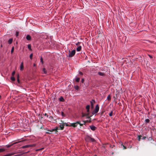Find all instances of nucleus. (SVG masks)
<instances>
[{"label": "nucleus", "instance_id": "1", "mask_svg": "<svg viewBox=\"0 0 156 156\" xmlns=\"http://www.w3.org/2000/svg\"><path fill=\"white\" fill-rule=\"evenodd\" d=\"M85 140L87 142H95L96 140H95L91 137L90 136L87 135L85 137Z\"/></svg>", "mask_w": 156, "mask_h": 156}, {"label": "nucleus", "instance_id": "2", "mask_svg": "<svg viewBox=\"0 0 156 156\" xmlns=\"http://www.w3.org/2000/svg\"><path fill=\"white\" fill-rule=\"evenodd\" d=\"M76 51L75 50H72L71 51L70 50H69V54L68 56L69 57H73L75 54Z\"/></svg>", "mask_w": 156, "mask_h": 156}, {"label": "nucleus", "instance_id": "3", "mask_svg": "<svg viewBox=\"0 0 156 156\" xmlns=\"http://www.w3.org/2000/svg\"><path fill=\"white\" fill-rule=\"evenodd\" d=\"M99 107L98 105H97L94 108V110L92 112L93 115L94 114L97 113L99 110Z\"/></svg>", "mask_w": 156, "mask_h": 156}, {"label": "nucleus", "instance_id": "4", "mask_svg": "<svg viewBox=\"0 0 156 156\" xmlns=\"http://www.w3.org/2000/svg\"><path fill=\"white\" fill-rule=\"evenodd\" d=\"M58 127H55V129H51V130H47L48 131H50V132H53V131H55V133H56L58 132V131L57 130H58Z\"/></svg>", "mask_w": 156, "mask_h": 156}, {"label": "nucleus", "instance_id": "5", "mask_svg": "<svg viewBox=\"0 0 156 156\" xmlns=\"http://www.w3.org/2000/svg\"><path fill=\"white\" fill-rule=\"evenodd\" d=\"M78 123H79L77 121L75 123H73L70 124V126H73L74 127H75L77 126L78 125Z\"/></svg>", "mask_w": 156, "mask_h": 156}, {"label": "nucleus", "instance_id": "6", "mask_svg": "<svg viewBox=\"0 0 156 156\" xmlns=\"http://www.w3.org/2000/svg\"><path fill=\"white\" fill-rule=\"evenodd\" d=\"M90 103L91 108L93 109L94 108V104L95 103V101L94 100L92 99V101H91Z\"/></svg>", "mask_w": 156, "mask_h": 156}, {"label": "nucleus", "instance_id": "7", "mask_svg": "<svg viewBox=\"0 0 156 156\" xmlns=\"http://www.w3.org/2000/svg\"><path fill=\"white\" fill-rule=\"evenodd\" d=\"M87 121H83V123L82 124L80 123V121H77V122H78L79 123H78V124H79L81 126H83V125H85V123L87 122Z\"/></svg>", "mask_w": 156, "mask_h": 156}, {"label": "nucleus", "instance_id": "8", "mask_svg": "<svg viewBox=\"0 0 156 156\" xmlns=\"http://www.w3.org/2000/svg\"><path fill=\"white\" fill-rule=\"evenodd\" d=\"M33 146V145H32V144L27 145H26L23 146L21 148H27L28 147H32Z\"/></svg>", "mask_w": 156, "mask_h": 156}, {"label": "nucleus", "instance_id": "9", "mask_svg": "<svg viewBox=\"0 0 156 156\" xmlns=\"http://www.w3.org/2000/svg\"><path fill=\"white\" fill-rule=\"evenodd\" d=\"M89 127L93 131H94L96 129V127L93 125H91Z\"/></svg>", "mask_w": 156, "mask_h": 156}, {"label": "nucleus", "instance_id": "10", "mask_svg": "<svg viewBox=\"0 0 156 156\" xmlns=\"http://www.w3.org/2000/svg\"><path fill=\"white\" fill-rule=\"evenodd\" d=\"M87 115L88 117H87V118H90V117L89 116V109H87Z\"/></svg>", "mask_w": 156, "mask_h": 156}, {"label": "nucleus", "instance_id": "11", "mask_svg": "<svg viewBox=\"0 0 156 156\" xmlns=\"http://www.w3.org/2000/svg\"><path fill=\"white\" fill-rule=\"evenodd\" d=\"M23 62H22L20 66V70H22L23 69Z\"/></svg>", "mask_w": 156, "mask_h": 156}, {"label": "nucleus", "instance_id": "12", "mask_svg": "<svg viewBox=\"0 0 156 156\" xmlns=\"http://www.w3.org/2000/svg\"><path fill=\"white\" fill-rule=\"evenodd\" d=\"M81 49V46H78L76 48V51H80Z\"/></svg>", "mask_w": 156, "mask_h": 156}, {"label": "nucleus", "instance_id": "13", "mask_svg": "<svg viewBox=\"0 0 156 156\" xmlns=\"http://www.w3.org/2000/svg\"><path fill=\"white\" fill-rule=\"evenodd\" d=\"M64 128V125H62V126L60 125L59 126V128H58V129L63 130Z\"/></svg>", "mask_w": 156, "mask_h": 156}, {"label": "nucleus", "instance_id": "14", "mask_svg": "<svg viewBox=\"0 0 156 156\" xmlns=\"http://www.w3.org/2000/svg\"><path fill=\"white\" fill-rule=\"evenodd\" d=\"M98 75L101 76H105V74L104 73H102L101 72H99L98 73Z\"/></svg>", "mask_w": 156, "mask_h": 156}, {"label": "nucleus", "instance_id": "15", "mask_svg": "<svg viewBox=\"0 0 156 156\" xmlns=\"http://www.w3.org/2000/svg\"><path fill=\"white\" fill-rule=\"evenodd\" d=\"M26 39L28 40H30L31 39V37L30 35H28L26 36Z\"/></svg>", "mask_w": 156, "mask_h": 156}, {"label": "nucleus", "instance_id": "16", "mask_svg": "<svg viewBox=\"0 0 156 156\" xmlns=\"http://www.w3.org/2000/svg\"><path fill=\"white\" fill-rule=\"evenodd\" d=\"M145 122L146 124H147L150 122V120L149 119H146L145 120Z\"/></svg>", "mask_w": 156, "mask_h": 156}, {"label": "nucleus", "instance_id": "17", "mask_svg": "<svg viewBox=\"0 0 156 156\" xmlns=\"http://www.w3.org/2000/svg\"><path fill=\"white\" fill-rule=\"evenodd\" d=\"M12 38L8 40V43L9 44H11L12 43Z\"/></svg>", "mask_w": 156, "mask_h": 156}, {"label": "nucleus", "instance_id": "18", "mask_svg": "<svg viewBox=\"0 0 156 156\" xmlns=\"http://www.w3.org/2000/svg\"><path fill=\"white\" fill-rule=\"evenodd\" d=\"M59 100L60 101H64V99L61 96L59 98Z\"/></svg>", "mask_w": 156, "mask_h": 156}, {"label": "nucleus", "instance_id": "19", "mask_svg": "<svg viewBox=\"0 0 156 156\" xmlns=\"http://www.w3.org/2000/svg\"><path fill=\"white\" fill-rule=\"evenodd\" d=\"M17 81H18V83H20V80H19V74H17Z\"/></svg>", "mask_w": 156, "mask_h": 156}, {"label": "nucleus", "instance_id": "20", "mask_svg": "<svg viewBox=\"0 0 156 156\" xmlns=\"http://www.w3.org/2000/svg\"><path fill=\"white\" fill-rule=\"evenodd\" d=\"M11 79L12 81H14L15 80V78L14 76H12L11 77Z\"/></svg>", "mask_w": 156, "mask_h": 156}, {"label": "nucleus", "instance_id": "21", "mask_svg": "<svg viewBox=\"0 0 156 156\" xmlns=\"http://www.w3.org/2000/svg\"><path fill=\"white\" fill-rule=\"evenodd\" d=\"M80 80V78L79 77H76V81L78 82Z\"/></svg>", "mask_w": 156, "mask_h": 156}, {"label": "nucleus", "instance_id": "22", "mask_svg": "<svg viewBox=\"0 0 156 156\" xmlns=\"http://www.w3.org/2000/svg\"><path fill=\"white\" fill-rule=\"evenodd\" d=\"M43 71L44 74H46L47 73V70L45 68L43 69Z\"/></svg>", "mask_w": 156, "mask_h": 156}, {"label": "nucleus", "instance_id": "23", "mask_svg": "<svg viewBox=\"0 0 156 156\" xmlns=\"http://www.w3.org/2000/svg\"><path fill=\"white\" fill-rule=\"evenodd\" d=\"M27 48H28L30 50H31V45L30 44H29L28 45V46H27Z\"/></svg>", "mask_w": 156, "mask_h": 156}, {"label": "nucleus", "instance_id": "24", "mask_svg": "<svg viewBox=\"0 0 156 156\" xmlns=\"http://www.w3.org/2000/svg\"><path fill=\"white\" fill-rule=\"evenodd\" d=\"M107 99L108 100V101H110L111 100V96H110V95H109L107 97Z\"/></svg>", "mask_w": 156, "mask_h": 156}, {"label": "nucleus", "instance_id": "25", "mask_svg": "<svg viewBox=\"0 0 156 156\" xmlns=\"http://www.w3.org/2000/svg\"><path fill=\"white\" fill-rule=\"evenodd\" d=\"M5 151V150L4 148H0V153L4 151Z\"/></svg>", "mask_w": 156, "mask_h": 156}, {"label": "nucleus", "instance_id": "26", "mask_svg": "<svg viewBox=\"0 0 156 156\" xmlns=\"http://www.w3.org/2000/svg\"><path fill=\"white\" fill-rule=\"evenodd\" d=\"M49 119L50 120H51V121H53V118L52 116H50L49 117Z\"/></svg>", "mask_w": 156, "mask_h": 156}, {"label": "nucleus", "instance_id": "27", "mask_svg": "<svg viewBox=\"0 0 156 156\" xmlns=\"http://www.w3.org/2000/svg\"><path fill=\"white\" fill-rule=\"evenodd\" d=\"M75 88L76 90H78L79 88V87L78 86H75Z\"/></svg>", "mask_w": 156, "mask_h": 156}, {"label": "nucleus", "instance_id": "28", "mask_svg": "<svg viewBox=\"0 0 156 156\" xmlns=\"http://www.w3.org/2000/svg\"><path fill=\"white\" fill-rule=\"evenodd\" d=\"M142 136L141 135H139L138 136V140L139 141H140V139H141V137H142Z\"/></svg>", "mask_w": 156, "mask_h": 156}, {"label": "nucleus", "instance_id": "29", "mask_svg": "<svg viewBox=\"0 0 156 156\" xmlns=\"http://www.w3.org/2000/svg\"><path fill=\"white\" fill-rule=\"evenodd\" d=\"M14 47H13L12 48L11 50V54H12L13 52L14 51Z\"/></svg>", "mask_w": 156, "mask_h": 156}, {"label": "nucleus", "instance_id": "30", "mask_svg": "<svg viewBox=\"0 0 156 156\" xmlns=\"http://www.w3.org/2000/svg\"><path fill=\"white\" fill-rule=\"evenodd\" d=\"M113 112L112 111L109 113V116H112V115Z\"/></svg>", "mask_w": 156, "mask_h": 156}, {"label": "nucleus", "instance_id": "31", "mask_svg": "<svg viewBox=\"0 0 156 156\" xmlns=\"http://www.w3.org/2000/svg\"><path fill=\"white\" fill-rule=\"evenodd\" d=\"M105 110H103L101 111V115H102L105 112Z\"/></svg>", "mask_w": 156, "mask_h": 156}, {"label": "nucleus", "instance_id": "32", "mask_svg": "<svg viewBox=\"0 0 156 156\" xmlns=\"http://www.w3.org/2000/svg\"><path fill=\"white\" fill-rule=\"evenodd\" d=\"M90 106L89 105H87L86 107V109H90Z\"/></svg>", "mask_w": 156, "mask_h": 156}, {"label": "nucleus", "instance_id": "33", "mask_svg": "<svg viewBox=\"0 0 156 156\" xmlns=\"http://www.w3.org/2000/svg\"><path fill=\"white\" fill-rule=\"evenodd\" d=\"M61 115L63 117L65 116V115L64 114V112H61Z\"/></svg>", "mask_w": 156, "mask_h": 156}, {"label": "nucleus", "instance_id": "34", "mask_svg": "<svg viewBox=\"0 0 156 156\" xmlns=\"http://www.w3.org/2000/svg\"><path fill=\"white\" fill-rule=\"evenodd\" d=\"M86 116H87V113H86V114H84V113H82V116L83 117H84Z\"/></svg>", "mask_w": 156, "mask_h": 156}, {"label": "nucleus", "instance_id": "35", "mask_svg": "<svg viewBox=\"0 0 156 156\" xmlns=\"http://www.w3.org/2000/svg\"><path fill=\"white\" fill-rule=\"evenodd\" d=\"M32 57H33V54H31L30 56V58L31 59H32Z\"/></svg>", "mask_w": 156, "mask_h": 156}, {"label": "nucleus", "instance_id": "36", "mask_svg": "<svg viewBox=\"0 0 156 156\" xmlns=\"http://www.w3.org/2000/svg\"><path fill=\"white\" fill-rule=\"evenodd\" d=\"M40 60H41V62L42 64H43L44 63V62L43 61V58H42V57H41Z\"/></svg>", "mask_w": 156, "mask_h": 156}, {"label": "nucleus", "instance_id": "37", "mask_svg": "<svg viewBox=\"0 0 156 156\" xmlns=\"http://www.w3.org/2000/svg\"><path fill=\"white\" fill-rule=\"evenodd\" d=\"M63 123L64 124L63 125H66V126H70V125H68V124H67V123Z\"/></svg>", "mask_w": 156, "mask_h": 156}, {"label": "nucleus", "instance_id": "38", "mask_svg": "<svg viewBox=\"0 0 156 156\" xmlns=\"http://www.w3.org/2000/svg\"><path fill=\"white\" fill-rule=\"evenodd\" d=\"M80 42H78L76 44V45L77 46H79L78 45L80 44Z\"/></svg>", "mask_w": 156, "mask_h": 156}, {"label": "nucleus", "instance_id": "39", "mask_svg": "<svg viewBox=\"0 0 156 156\" xmlns=\"http://www.w3.org/2000/svg\"><path fill=\"white\" fill-rule=\"evenodd\" d=\"M19 32L18 31H16V35L17 37L19 35Z\"/></svg>", "mask_w": 156, "mask_h": 156}, {"label": "nucleus", "instance_id": "40", "mask_svg": "<svg viewBox=\"0 0 156 156\" xmlns=\"http://www.w3.org/2000/svg\"><path fill=\"white\" fill-rule=\"evenodd\" d=\"M15 71H13L12 73V76H14L15 74Z\"/></svg>", "mask_w": 156, "mask_h": 156}, {"label": "nucleus", "instance_id": "41", "mask_svg": "<svg viewBox=\"0 0 156 156\" xmlns=\"http://www.w3.org/2000/svg\"><path fill=\"white\" fill-rule=\"evenodd\" d=\"M121 146H122L123 147V149H126V147H125V146H124L122 144L121 145Z\"/></svg>", "mask_w": 156, "mask_h": 156}, {"label": "nucleus", "instance_id": "42", "mask_svg": "<svg viewBox=\"0 0 156 156\" xmlns=\"http://www.w3.org/2000/svg\"><path fill=\"white\" fill-rule=\"evenodd\" d=\"M98 33H99V34H101V30H99V31H98Z\"/></svg>", "mask_w": 156, "mask_h": 156}, {"label": "nucleus", "instance_id": "43", "mask_svg": "<svg viewBox=\"0 0 156 156\" xmlns=\"http://www.w3.org/2000/svg\"><path fill=\"white\" fill-rule=\"evenodd\" d=\"M9 155V156H11L14 154V153H11L10 154H8Z\"/></svg>", "mask_w": 156, "mask_h": 156}, {"label": "nucleus", "instance_id": "44", "mask_svg": "<svg viewBox=\"0 0 156 156\" xmlns=\"http://www.w3.org/2000/svg\"><path fill=\"white\" fill-rule=\"evenodd\" d=\"M79 74L81 75H83V73L81 72H79Z\"/></svg>", "mask_w": 156, "mask_h": 156}, {"label": "nucleus", "instance_id": "45", "mask_svg": "<svg viewBox=\"0 0 156 156\" xmlns=\"http://www.w3.org/2000/svg\"><path fill=\"white\" fill-rule=\"evenodd\" d=\"M81 82L82 83H83L84 82V80L83 79H82V80H81Z\"/></svg>", "mask_w": 156, "mask_h": 156}, {"label": "nucleus", "instance_id": "46", "mask_svg": "<svg viewBox=\"0 0 156 156\" xmlns=\"http://www.w3.org/2000/svg\"><path fill=\"white\" fill-rule=\"evenodd\" d=\"M146 136H144L142 137V139H143V140H144L145 139H146Z\"/></svg>", "mask_w": 156, "mask_h": 156}, {"label": "nucleus", "instance_id": "47", "mask_svg": "<svg viewBox=\"0 0 156 156\" xmlns=\"http://www.w3.org/2000/svg\"><path fill=\"white\" fill-rule=\"evenodd\" d=\"M11 146V145H8V146H7V147H8H8H10Z\"/></svg>", "mask_w": 156, "mask_h": 156}, {"label": "nucleus", "instance_id": "48", "mask_svg": "<svg viewBox=\"0 0 156 156\" xmlns=\"http://www.w3.org/2000/svg\"><path fill=\"white\" fill-rule=\"evenodd\" d=\"M44 115L45 116H46L47 117H48V115H47V114H46V113H45V114H44Z\"/></svg>", "mask_w": 156, "mask_h": 156}, {"label": "nucleus", "instance_id": "49", "mask_svg": "<svg viewBox=\"0 0 156 156\" xmlns=\"http://www.w3.org/2000/svg\"><path fill=\"white\" fill-rule=\"evenodd\" d=\"M36 66V64L35 63H34V64H33V66Z\"/></svg>", "mask_w": 156, "mask_h": 156}, {"label": "nucleus", "instance_id": "50", "mask_svg": "<svg viewBox=\"0 0 156 156\" xmlns=\"http://www.w3.org/2000/svg\"><path fill=\"white\" fill-rule=\"evenodd\" d=\"M46 133L48 134H50V133H49V132H46Z\"/></svg>", "mask_w": 156, "mask_h": 156}, {"label": "nucleus", "instance_id": "51", "mask_svg": "<svg viewBox=\"0 0 156 156\" xmlns=\"http://www.w3.org/2000/svg\"><path fill=\"white\" fill-rule=\"evenodd\" d=\"M149 57H150L151 58H152V56L151 55H149Z\"/></svg>", "mask_w": 156, "mask_h": 156}, {"label": "nucleus", "instance_id": "52", "mask_svg": "<svg viewBox=\"0 0 156 156\" xmlns=\"http://www.w3.org/2000/svg\"><path fill=\"white\" fill-rule=\"evenodd\" d=\"M1 98V95H0V99Z\"/></svg>", "mask_w": 156, "mask_h": 156}, {"label": "nucleus", "instance_id": "53", "mask_svg": "<svg viewBox=\"0 0 156 156\" xmlns=\"http://www.w3.org/2000/svg\"><path fill=\"white\" fill-rule=\"evenodd\" d=\"M42 149H43V148H42L40 149V150H42Z\"/></svg>", "mask_w": 156, "mask_h": 156}, {"label": "nucleus", "instance_id": "54", "mask_svg": "<svg viewBox=\"0 0 156 156\" xmlns=\"http://www.w3.org/2000/svg\"><path fill=\"white\" fill-rule=\"evenodd\" d=\"M114 154V153H113V152H112V154Z\"/></svg>", "mask_w": 156, "mask_h": 156}]
</instances>
